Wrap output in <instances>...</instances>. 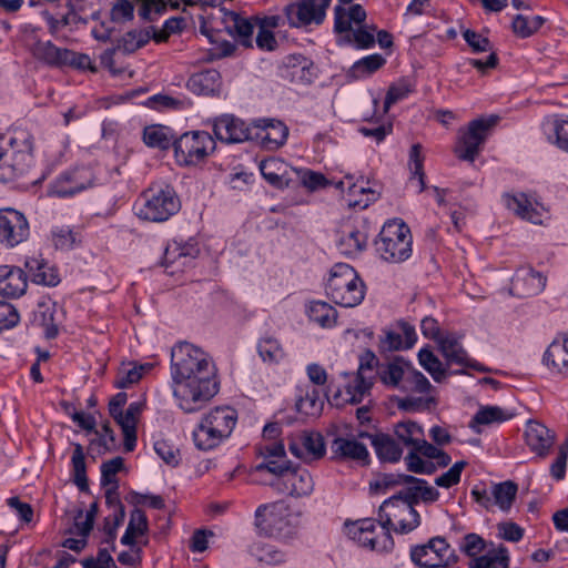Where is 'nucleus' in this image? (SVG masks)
<instances>
[{"instance_id":"a19ab883","label":"nucleus","mask_w":568,"mask_h":568,"mask_svg":"<svg viewBox=\"0 0 568 568\" xmlns=\"http://www.w3.org/2000/svg\"><path fill=\"white\" fill-rule=\"evenodd\" d=\"M518 486L513 480H506L495 484L491 488L490 495L494 497L495 504L503 511H508L516 498Z\"/></svg>"},{"instance_id":"6e6d98bb","label":"nucleus","mask_w":568,"mask_h":568,"mask_svg":"<svg viewBox=\"0 0 568 568\" xmlns=\"http://www.w3.org/2000/svg\"><path fill=\"white\" fill-rule=\"evenodd\" d=\"M199 254V248L194 244L185 243L180 244L178 242H174L173 244H170L164 252V262L165 264H172L178 258L181 257H196Z\"/></svg>"},{"instance_id":"4c0bfd02","label":"nucleus","mask_w":568,"mask_h":568,"mask_svg":"<svg viewBox=\"0 0 568 568\" xmlns=\"http://www.w3.org/2000/svg\"><path fill=\"white\" fill-rule=\"evenodd\" d=\"M546 19L541 16L516 14L511 22L513 32L526 39L535 34L545 23Z\"/></svg>"},{"instance_id":"b1692460","label":"nucleus","mask_w":568,"mask_h":568,"mask_svg":"<svg viewBox=\"0 0 568 568\" xmlns=\"http://www.w3.org/2000/svg\"><path fill=\"white\" fill-rule=\"evenodd\" d=\"M24 266L36 284L57 286L61 281L58 268L41 256L28 257Z\"/></svg>"},{"instance_id":"58836bf2","label":"nucleus","mask_w":568,"mask_h":568,"mask_svg":"<svg viewBox=\"0 0 568 568\" xmlns=\"http://www.w3.org/2000/svg\"><path fill=\"white\" fill-rule=\"evenodd\" d=\"M386 63L382 54L374 53L356 61L349 69L348 75L353 79L369 77Z\"/></svg>"},{"instance_id":"5701e85b","label":"nucleus","mask_w":568,"mask_h":568,"mask_svg":"<svg viewBox=\"0 0 568 568\" xmlns=\"http://www.w3.org/2000/svg\"><path fill=\"white\" fill-rule=\"evenodd\" d=\"M334 458L352 459L368 465L369 453L366 446L355 438L336 437L331 445Z\"/></svg>"},{"instance_id":"052dcab7","label":"nucleus","mask_w":568,"mask_h":568,"mask_svg":"<svg viewBox=\"0 0 568 568\" xmlns=\"http://www.w3.org/2000/svg\"><path fill=\"white\" fill-rule=\"evenodd\" d=\"M258 454L264 458L263 462L284 463L290 462L286 459L285 446L282 442H273L258 446Z\"/></svg>"},{"instance_id":"ddd939ff","label":"nucleus","mask_w":568,"mask_h":568,"mask_svg":"<svg viewBox=\"0 0 568 568\" xmlns=\"http://www.w3.org/2000/svg\"><path fill=\"white\" fill-rule=\"evenodd\" d=\"M29 222L23 213L14 209L0 210V243L14 247L29 237Z\"/></svg>"},{"instance_id":"dca6fc26","label":"nucleus","mask_w":568,"mask_h":568,"mask_svg":"<svg viewBox=\"0 0 568 568\" xmlns=\"http://www.w3.org/2000/svg\"><path fill=\"white\" fill-rule=\"evenodd\" d=\"M288 450L295 457L303 460H317L326 453L324 437L317 432H301L288 438Z\"/></svg>"},{"instance_id":"72a5a7b5","label":"nucleus","mask_w":568,"mask_h":568,"mask_svg":"<svg viewBox=\"0 0 568 568\" xmlns=\"http://www.w3.org/2000/svg\"><path fill=\"white\" fill-rule=\"evenodd\" d=\"M225 439L227 438L203 419H201V423L193 432V440L196 448L204 452L216 448Z\"/></svg>"},{"instance_id":"f257e3e1","label":"nucleus","mask_w":568,"mask_h":568,"mask_svg":"<svg viewBox=\"0 0 568 568\" xmlns=\"http://www.w3.org/2000/svg\"><path fill=\"white\" fill-rule=\"evenodd\" d=\"M173 394L185 413H194L219 392L216 368L201 348L180 343L171 352Z\"/></svg>"},{"instance_id":"e2e57ef3","label":"nucleus","mask_w":568,"mask_h":568,"mask_svg":"<svg viewBox=\"0 0 568 568\" xmlns=\"http://www.w3.org/2000/svg\"><path fill=\"white\" fill-rule=\"evenodd\" d=\"M463 38L466 41V43L470 47L474 53L493 51V47L489 39L471 29L464 30Z\"/></svg>"},{"instance_id":"6e6552de","label":"nucleus","mask_w":568,"mask_h":568,"mask_svg":"<svg viewBox=\"0 0 568 568\" xmlns=\"http://www.w3.org/2000/svg\"><path fill=\"white\" fill-rule=\"evenodd\" d=\"M398 497L393 495L382 503L377 513V521L388 530L393 529L397 534L405 535L420 525V515L416 508Z\"/></svg>"},{"instance_id":"37998d69","label":"nucleus","mask_w":568,"mask_h":568,"mask_svg":"<svg viewBox=\"0 0 568 568\" xmlns=\"http://www.w3.org/2000/svg\"><path fill=\"white\" fill-rule=\"evenodd\" d=\"M257 352L262 361L270 364L280 363L285 357L284 348L278 339L270 335L260 338Z\"/></svg>"},{"instance_id":"a18cd8bd","label":"nucleus","mask_w":568,"mask_h":568,"mask_svg":"<svg viewBox=\"0 0 568 568\" xmlns=\"http://www.w3.org/2000/svg\"><path fill=\"white\" fill-rule=\"evenodd\" d=\"M544 363L557 372L568 369V352L565 344L555 339L545 352Z\"/></svg>"},{"instance_id":"423d86ee","label":"nucleus","mask_w":568,"mask_h":568,"mask_svg":"<svg viewBox=\"0 0 568 568\" xmlns=\"http://www.w3.org/2000/svg\"><path fill=\"white\" fill-rule=\"evenodd\" d=\"M255 527L261 536L288 539L296 532V524L285 501L260 505L255 511Z\"/></svg>"},{"instance_id":"c9c22d12","label":"nucleus","mask_w":568,"mask_h":568,"mask_svg":"<svg viewBox=\"0 0 568 568\" xmlns=\"http://www.w3.org/2000/svg\"><path fill=\"white\" fill-rule=\"evenodd\" d=\"M509 554L505 546L491 548L483 556L475 557L469 562V568H508Z\"/></svg>"},{"instance_id":"f704fd0d","label":"nucleus","mask_w":568,"mask_h":568,"mask_svg":"<svg viewBox=\"0 0 568 568\" xmlns=\"http://www.w3.org/2000/svg\"><path fill=\"white\" fill-rule=\"evenodd\" d=\"M408 365L409 363L405 362L402 357H396L392 362L379 365L377 374L385 385L397 387L400 382L404 383Z\"/></svg>"},{"instance_id":"7c9ffc66","label":"nucleus","mask_w":568,"mask_h":568,"mask_svg":"<svg viewBox=\"0 0 568 568\" xmlns=\"http://www.w3.org/2000/svg\"><path fill=\"white\" fill-rule=\"evenodd\" d=\"M32 55L50 67H62L64 54H69L65 48H59L51 41L38 40L31 49Z\"/></svg>"},{"instance_id":"412c9836","label":"nucleus","mask_w":568,"mask_h":568,"mask_svg":"<svg viewBox=\"0 0 568 568\" xmlns=\"http://www.w3.org/2000/svg\"><path fill=\"white\" fill-rule=\"evenodd\" d=\"M439 349L449 364L470 367L477 372L488 371L484 365L468 357L467 352L454 335H447L442 338L439 341Z\"/></svg>"},{"instance_id":"a878e982","label":"nucleus","mask_w":568,"mask_h":568,"mask_svg":"<svg viewBox=\"0 0 568 568\" xmlns=\"http://www.w3.org/2000/svg\"><path fill=\"white\" fill-rule=\"evenodd\" d=\"M221 84V74L211 69L193 74L187 81V88L199 95L214 94Z\"/></svg>"},{"instance_id":"603ef678","label":"nucleus","mask_w":568,"mask_h":568,"mask_svg":"<svg viewBox=\"0 0 568 568\" xmlns=\"http://www.w3.org/2000/svg\"><path fill=\"white\" fill-rule=\"evenodd\" d=\"M400 388L403 390H413L416 393L425 394L430 390L432 385L423 373L416 371L409 364Z\"/></svg>"},{"instance_id":"f3484780","label":"nucleus","mask_w":568,"mask_h":568,"mask_svg":"<svg viewBox=\"0 0 568 568\" xmlns=\"http://www.w3.org/2000/svg\"><path fill=\"white\" fill-rule=\"evenodd\" d=\"M92 184V173L85 168H75L60 174L49 187V194L58 197L72 196Z\"/></svg>"},{"instance_id":"39448f33","label":"nucleus","mask_w":568,"mask_h":568,"mask_svg":"<svg viewBox=\"0 0 568 568\" xmlns=\"http://www.w3.org/2000/svg\"><path fill=\"white\" fill-rule=\"evenodd\" d=\"M413 236L408 225L400 219L387 221L375 240L381 258L388 263H402L412 256Z\"/></svg>"},{"instance_id":"6ab92c4d","label":"nucleus","mask_w":568,"mask_h":568,"mask_svg":"<svg viewBox=\"0 0 568 568\" xmlns=\"http://www.w3.org/2000/svg\"><path fill=\"white\" fill-rule=\"evenodd\" d=\"M282 77L291 83L308 85L316 78V67L301 53L288 54L283 60Z\"/></svg>"},{"instance_id":"c756f323","label":"nucleus","mask_w":568,"mask_h":568,"mask_svg":"<svg viewBox=\"0 0 568 568\" xmlns=\"http://www.w3.org/2000/svg\"><path fill=\"white\" fill-rule=\"evenodd\" d=\"M260 171L262 176L274 187L285 189L290 185V179L286 178V169L283 161L278 159H267L261 162Z\"/></svg>"},{"instance_id":"de8ad7c7","label":"nucleus","mask_w":568,"mask_h":568,"mask_svg":"<svg viewBox=\"0 0 568 568\" xmlns=\"http://www.w3.org/2000/svg\"><path fill=\"white\" fill-rule=\"evenodd\" d=\"M506 205L509 210L514 211L520 217L526 219L532 223L539 222V215L537 211L531 206L525 194L518 195H506Z\"/></svg>"},{"instance_id":"5fc2aeb1","label":"nucleus","mask_w":568,"mask_h":568,"mask_svg":"<svg viewBox=\"0 0 568 568\" xmlns=\"http://www.w3.org/2000/svg\"><path fill=\"white\" fill-rule=\"evenodd\" d=\"M124 467V459L116 456L101 465V486H115L119 485L116 474Z\"/></svg>"},{"instance_id":"8fccbe9b","label":"nucleus","mask_w":568,"mask_h":568,"mask_svg":"<svg viewBox=\"0 0 568 568\" xmlns=\"http://www.w3.org/2000/svg\"><path fill=\"white\" fill-rule=\"evenodd\" d=\"M418 361L435 382L440 383L446 378V371L443 367V363L429 348H422L418 352Z\"/></svg>"},{"instance_id":"473e14b6","label":"nucleus","mask_w":568,"mask_h":568,"mask_svg":"<svg viewBox=\"0 0 568 568\" xmlns=\"http://www.w3.org/2000/svg\"><path fill=\"white\" fill-rule=\"evenodd\" d=\"M232 27H229V32L235 40L245 48H253V33L257 28L253 17L244 18L239 13L232 12Z\"/></svg>"},{"instance_id":"f03ea898","label":"nucleus","mask_w":568,"mask_h":568,"mask_svg":"<svg viewBox=\"0 0 568 568\" xmlns=\"http://www.w3.org/2000/svg\"><path fill=\"white\" fill-rule=\"evenodd\" d=\"M33 164V135L26 128L10 131L8 148L0 150V182L26 175Z\"/></svg>"},{"instance_id":"ea45409f","label":"nucleus","mask_w":568,"mask_h":568,"mask_svg":"<svg viewBox=\"0 0 568 568\" xmlns=\"http://www.w3.org/2000/svg\"><path fill=\"white\" fill-rule=\"evenodd\" d=\"M394 434L398 442L404 446L414 448L420 438L424 437V430L416 422H399L394 426Z\"/></svg>"},{"instance_id":"338daca9","label":"nucleus","mask_w":568,"mask_h":568,"mask_svg":"<svg viewBox=\"0 0 568 568\" xmlns=\"http://www.w3.org/2000/svg\"><path fill=\"white\" fill-rule=\"evenodd\" d=\"M83 568H118L106 548H100L97 557H88L81 561Z\"/></svg>"},{"instance_id":"1a4fd4ad","label":"nucleus","mask_w":568,"mask_h":568,"mask_svg":"<svg viewBox=\"0 0 568 568\" xmlns=\"http://www.w3.org/2000/svg\"><path fill=\"white\" fill-rule=\"evenodd\" d=\"M216 143L206 131L182 133L174 143V156L180 165H196L214 152Z\"/></svg>"},{"instance_id":"774afa93","label":"nucleus","mask_w":568,"mask_h":568,"mask_svg":"<svg viewBox=\"0 0 568 568\" xmlns=\"http://www.w3.org/2000/svg\"><path fill=\"white\" fill-rule=\"evenodd\" d=\"M154 450L159 457L170 466H178L180 463L179 449L174 448L166 440H156L154 443Z\"/></svg>"},{"instance_id":"a211bd4d","label":"nucleus","mask_w":568,"mask_h":568,"mask_svg":"<svg viewBox=\"0 0 568 568\" xmlns=\"http://www.w3.org/2000/svg\"><path fill=\"white\" fill-rule=\"evenodd\" d=\"M284 16L290 28H306L311 24L321 26L325 13L317 10L316 0H298L285 6Z\"/></svg>"},{"instance_id":"7ed1b4c3","label":"nucleus","mask_w":568,"mask_h":568,"mask_svg":"<svg viewBox=\"0 0 568 568\" xmlns=\"http://www.w3.org/2000/svg\"><path fill=\"white\" fill-rule=\"evenodd\" d=\"M255 470L267 471L274 476L268 485L278 494L293 498L310 496L314 490V480L311 473L301 465L290 462H262Z\"/></svg>"},{"instance_id":"2f4dec72","label":"nucleus","mask_w":568,"mask_h":568,"mask_svg":"<svg viewBox=\"0 0 568 568\" xmlns=\"http://www.w3.org/2000/svg\"><path fill=\"white\" fill-rule=\"evenodd\" d=\"M49 241L55 250L68 252L81 243V236L69 225H55L50 231Z\"/></svg>"},{"instance_id":"20e7f679","label":"nucleus","mask_w":568,"mask_h":568,"mask_svg":"<svg viewBox=\"0 0 568 568\" xmlns=\"http://www.w3.org/2000/svg\"><path fill=\"white\" fill-rule=\"evenodd\" d=\"M366 286L357 272L348 264L337 263L331 270L326 294L332 302L343 307H355L365 297Z\"/></svg>"},{"instance_id":"4468645a","label":"nucleus","mask_w":568,"mask_h":568,"mask_svg":"<svg viewBox=\"0 0 568 568\" xmlns=\"http://www.w3.org/2000/svg\"><path fill=\"white\" fill-rule=\"evenodd\" d=\"M213 132L221 142L234 144L253 141L254 129L253 123L248 125L233 114H223L214 120Z\"/></svg>"},{"instance_id":"79ce46f5","label":"nucleus","mask_w":568,"mask_h":568,"mask_svg":"<svg viewBox=\"0 0 568 568\" xmlns=\"http://www.w3.org/2000/svg\"><path fill=\"white\" fill-rule=\"evenodd\" d=\"M511 417L505 409L498 406H483L473 416L469 427L479 433L476 429L477 425H490L493 423H503Z\"/></svg>"},{"instance_id":"cd10ccee","label":"nucleus","mask_w":568,"mask_h":568,"mask_svg":"<svg viewBox=\"0 0 568 568\" xmlns=\"http://www.w3.org/2000/svg\"><path fill=\"white\" fill-rule=\"evenodd\" d=\"M176 136L173 134L169 126L161 124H152L145 126L143 130V142L153 149L166 151L170 148L174 149Z\"/></svg>"},{"instance_id":"c03bdc74","label":"nucleus","mask_w":568,"mask_h":568,"mask_svg":"<svg viewBox=\"0 0 568 568\" xmlns=\"http://www.w3.org/2000/svg\"><path fill=\"white\" fill-rule=\"evenodd\" d=\"M151 31L149 29L131 30L118 40V49L124 53H133L149 43Z\"/></svg>"},{"instance_id":"864d4df0","label":"nucleus","mask_w":568,"mask_h":568,"mask_svg":"<svg viewBox=\"0 0 568 568\" xmlns=\"http://www.w3.org/2000/svg\"><path fill=\"white\" fill-rule=\"evenodd\" d=\"M373 386L372 377L363 375L362 372L357 373L353 385H348L346 394L348 397L345 399L349 404H359L364 396L369 392Z\"/></svg>"},{"instance_id":"4be33fe9","label":"nucleus","mask_w":568,"mask_h":568,"mask_svg":"<svg viewBox=\"0 0 568 568\" xmlns=\"http://www.w3.org/2000/svg\"><path fill=\"white\" fill-rule=\"evenodd\" d=\"M525 438L528 447L538 456H546L555 439L554 433L544 424L529 420L525 430Z\"/></svg>"},{"instance_id":"bb28decb","label":"nucleus","mask_w":568,"mask_h":568,"mask_svg":"<svg viewBox=\"0 0 568 568\" xmlns=\"http://www.w3.org/2000/svg\"><path fill=\"white\" fill-rule=\"evenodd\" d=\"M372 445L378 459L383 463H397L402 458L403 448L388 434H375L372 437Z\"/></svg>"},{"instance_id":"69168bd1","label":"nucleus","mask_w":568,"mask_h":568,"mask_svg":"<svg viewBox=\"0 0 568 568\" xmlns=\"http://www.w3.org/2000/svg\"><path fill=\"white\" fill-rule=\"evenodd\" d=\"M110 18L113 22H126L134 18V7L129 0H115Z\"/></svg>"},{"instance_id":"0eeeda50","label":"nucleus","mask_w":568,"mask_h":568,"mask_svg":"<svg viewBox=\"0 0 568 568\" xmlns=\"http://www.w3.org/2000/svg\"><path fill=\"white\" fill-rule=\"evenodd\" d=\"M143 205L138 215L151 222H164L181 209L180 199L171 185H152L142 194Z\"/></svg>"},{"instance_id":"4d7b16f0","label":"nucleus","mask_w":568,"mask_h":568,"mask_svg":"<svg viewBox=\"0 0 568 568\" xmlns=\"http://www.w3.org/2000/svg\"><path fill=\"white\" fill-rule=\"evenodd\" d=\"M521 282L529 283L530 287L526 291V294L534 295L545 288L546 277H544L540 273L535 272L534 270H529L523 276L519 273L516 274L513 281L514 287L516 290L519 288Z\"/></svg>"},{"instance_id":"13d9d810","label":"nucleus","mask_w":568,"mask_h":568,"mask_svg":"<svg viewBox=\"0 0 568 568\" xmlns=\"http://www.w3.org/2000/svg\"><path fill=\"white\" fill-rule=\"evenodd\" d=\"M551 132L549 141L568 153V119H555L551 123Z\"/></svg>"},{"instance_id":"2eb2a0df","label":"nucleus","mask_w":568,"mask_h":568,"mask_svg":"<svg viewBox=\"0 0 568 568\" xmlns=\"http://www.w3.org/2000/svg\"><path fill=\"white\" fill-rule=\"evenodd\" d=\"M253 141L266 150H277L286 143L288 128L277 119L264 118L253 121Z\"/></svg>"},{"instance_id":"9b49d317","label":"nucleus","mask_w":568,"mask_h":568,"mask_svg":"<svg viewBox=\"0 0 568 568\" xmlns=\"http://www.w3.org/2000/svg\"><path fill=\"white\" fill-rule=\"evenodd\" d=\"M497 115L478 118L469 122L467 129L462 131L455 148V154L459 160L474 162L483 149V145L493 126L498 122Z\"/></svg>"},{"instance_id":"9d476101","label":"nucleus","mask_w":568,"mask_h":568,"mask_svg":"<svg viewBox=\"0 0 568 568\" xmlns=\"http://www.w3.org/2000/svg\"><path fill=\"white\" fill-rule=\"evenodd\" d=\"M377 519L363 518L353 523H346V532L351 539L359 546L381 552H388L394 548V539L388 528L379 525L376 532Z\"/></svg>"},{"instance_id":"680f3d73","label":"nucleus","mask_w":568,"mask_h":568,"mask_svg":"<svg viewBox=\"0 0 568 568\" xmlns=\"http://www.w3.org/2000/svg\"><path fill=\"white\" fill-rule=\"evenodd\" d=\"M358 132L366 138L373 139L376 143H381L387 135L393 132V124L371 122L369 125H362L358 128Z\"/></svg>"},{"instance_id":"bf43d9fd","label":"nucleus","mask_w":568,"mask_h":568,"mask_svg":"<svg viewBox=\"0 0 568 568\" xmlns=\"http://www.w3.org/2000/svg\"><path fill=\"white\" fill-rule=\"evenodd\" d=\"M467 466V462H456L447 471L435 478V484L442 488H450L460 481L462 471Z\"/></svg>"},{"instance_id":"e433bc0d","label":"nucleus","mask_w":568,"mask_h":568,"mask_svg":"<svg viewBox=\"0 0 568 568\" xmlns=\"http://www.w3.org/2000/svg\"><path fill=\"white\" fill-rule=\"evenodd\" d=\"M307 314L311 321L320 324L322 327H333L337 321V311L326 302H311Z\"/></svg>"},{"instance_id":"aec40b11","label":"nucleus","mask_w":568,"mask_h":568,"mask_svg":"<svg viewBox=\"0 0 568 568\" xmlns=\"http://www.w3.org/2000/svg\"><path fill=\"white\" fill-rule=\"evenodd\" d=\"M28 287L26 272L11 265H0V295L7 298H19Z\"/></svg>"},{"instance_id":"49530a36","label":"nucleus","mask_w":568,"mask_h":568,"mask_svg":"<svg viewBox=\"0 0 568 568\" xmlns=\"http://www.w3.org/2000/svg\"><path fill=\"white\" fill-rule=\"evenodd\" d=\"M71 463L73 468L74 484L81 491L88 493L89 483L87 476L85 456L83 447L80 444L74 445Z\"/></svg>"},{"instance_id":"09e8293b","label":"nucleus","mask_w":568,"mask_h":568,"mask_svg":"<svg viewBox=\"0 0 568 568\" xmlns=\"http://www.w3.org/2000/svg\"><path fill=\"white\" fill-rule=\"evenodd\" d=\"M325 396L320 389L312 388V390H308L305 396L296 402V408L300 413L307 416H316L323 409Z\"/></svg>"},{"instance_id":"393cba45","label":"nucleus","mask_w":568,"mask_h":568,"mask_svg":"<svg viewBox=\"0 0 568 568\" xmlns=\"http://www.w3.org/2000/svg\"><path fill=\"white\" fill-rule=\"evenodd\" d=\"M202 419L229 438L236 425L237 412L230 406L215 407Z\"/></svg>"},{"instance_id":"f8f14e48","label":"nucleus","mask_w":568,"mask_h":568,"mask_svg":"<svg viewBox=\"0 0 568 568\" xmlns=\"http://www.w3.org/2000/svg\"><path fill=\"white\" fill-rule=\"evenodd\" d=\"M449 545L442 537H434L425 545H417L410 550L412 560L423 568H439L449 565Z\"/></svg>"},{"instance_id":"0e129e2a","label":"nucleus","mask_w":568,"mask_h":568,"mask_svg":"<svg viewBox=\"0 0 568 568\" xmlns=\"http://www.w3.org/2000/svg\"><path fill=\"white\" fill-rule=\"evenodd\" d=\"M69 54H64L62 67H73L79 70H90L92 72H97L98 69L93 65L91 58L85 53L74 52L72 50L67 49Z\"/></svg>"},{"instance_id":"3c124183","label":"nucleus","mask_w":568,"mask_h":568,"mask_svg":"<svg viewBox=\"0 0 568 568\" xmlns=\"http://www.w3.org/2000/svg\"><path fill=\"white\" fill-rule=\"evenodd\" d=\"M408 478L410 475L406 474H382L371 481L369 489L375 494H385L388 489L408 484Z\"/></svg>"},{"instance_id":"c85d7f7f","label":"nucleus","mask_w":568,"mask_h":568,"mask_svg":"<svg viewBox=\"0 0 568 568\" xmlns=\"http://www.w3.org/2000/svg\"><path fill=\"white\" fill-rule=\"evenodd\" d=\"M366 244V234L355 227L343 230L336 241L337 250L345 256L358 255L365 250Z\"/></svg>"}]
</instances>
